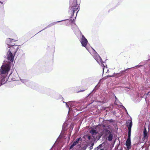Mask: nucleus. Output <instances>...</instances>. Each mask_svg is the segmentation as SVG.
Here are the masks:
<instances>
[{
	"mask_svg": "<svg viewBox=\"0 0 150 150\" xmlns=\"http://www.w3.org/2000/svg\"><path fill=\"white\" fill-rule=\"evenodd\" d=\"M101 136H102V135H100V136L99 137V139L100 138V137H101Z\"/></svg>",
	"mask_w": 150,
	"mask_h": 150,
	"instance_id": "58836bf2",
	"label": "nucleus"
},
{
	"mask_svg": "<svg viewBox=\"0 0 150 150\" xmlns=\"http://www.w3.org/2000/svg\"><path fill=\"white\" fill-rule=\"evenodd\" d=\"M68 135L66 134V132H61L59 136L58 137V139L63 138L66 139Z\"/></svg>",
	"mask_w": 150,
	"mask_h": 150,
	"instance_id": "4468645a",
	"label": "nucleus"
},
{
	"mask_svg": "<svg viewBox=\"0 0 150 150\" xmlns=\"http://www.w3.org/2000/svg\"><path fill=\"white\" fill-rule=\"evenodd\" d=\"M126 125L128 129V131H131L132 126V122L131 120H129L126 122Z\"/></svg>",
	"mask_w": 150,
	"mask_h": 150,
	"instance_id": "f8f14e48",
	"label": "nucleus"
},
{
	"mask_svg": "<svg viewBox=\"0 0 150 150\" xmlns=\"http://www.w3.org/2000/svg\"><path fill=\"white\" fill-rule=\"evenodd\" d=\"M91 133L93 135L95 134L96 135L98 134V132H89Z\"/></svg>",
	"mask_w": 150,
	"mask_h": 150,
	"instance_id": "bb28decb",
	"label": "nucleus"
},
{
	"mask_svg": "<svg viewBox=\"0 0 150 150\" xmlns=\"http://www.w3.org/2000/svg\"><path fill=\"white\" fill-rule=\"evenodd\" d=\"M146 95L147 96H150V91L147 93Z\"/></svg>",
	"mask_w": 150,
	"mask_h": 150,
	"instance_id": "2f4dec72",
	"label": "nucleus"
},
{
	"mask_svg": "<svg viewBox=\"0 0 150 150\" xmlns=\"http://www.w3.org/2000/svg\"><path fill=\"white\" fill-rule=\"evenodd\" d=\"M120 104L122 105V104L120 103H119Z\"/></svg>",
	"mask_w": 150,
	"mask_h": 150,
	"instance_id": "49530a36",
	"label": "nucleus"
},
{
	"mask_svg": "<svg viewBox=\"0 0 150 150\" xmlns=\"http://www.w3.org/2000/svg\"><path fill=\"white\" fill-rule=\"evenodd\" d=\"M94 145V143H92L91 144V145L90 146V150H91L93 149V146Z\"/></svg>",
	"mask_w": 150,
	"mask_h": 150,
	"instance_id": "cd10ccee",
	"label": "nucleus"
},
{
	"mask_svg": "<svg viewBox=\"0 0 150 150\" xmlns=\"http://www.w3.org/2000/svg\"><path fill=\"white\" fill-rule=\"evenodd\" d=\"M80 139V138H77L76 139V140L73 143V144L76 145L77 144H78Z\"/></svg>",
	"mask_w": 150,
	"mask_h": 150,
	"instance_id": "412c9836",
	"label": "nucleus"
},
{
	"mask_svg": "<svg viewBox=\"0 0 150 150\" xmlns=\"http://www.w3.org/2000/svg\"><path fill=\"white\" fill-rule=\"evenodd\" d=\"M0 7H1V9L2 10H4V8H2V7H1V3H0Z\"/></svg>",
	"mask_w": 150,
	"mask_h": 150,
	"instance_id": "f704fd0d",
	"label": "nucleus"
},
{
	"mask_svg": "<svg viewBox=\"0 0 150 150\" xmlns=\"http://www.w3.org/2000/svg\"><path fill=\"white\" fill-rule=\"evenodd\" d=\"M78 30L79 31L80 34L82 35L81 40L80 41L82 45L83 46L86 47L88 42V41L84 36L82 34L81 32L80 31L78 28Z\"/></svg>",
	"mask_w": 150,
	"mask_h": 150,
	"instance_id": "1a4fd4ad",
	"label": "nucleus"
},
{
	"mask_svg": "<svg viewBox=\"0 0 150 150\" xmlns=\"http://www.w3.org/2000/svg\"><path fill=\"white\" fill-rule=\"evenodd\" d=\"M10 70V65L8 64L2 65L0 69V86L4 84L7 81L6 76Z\"/></svg>",
	"mask_w": 150,
	"mask_h": 150,
	"instance_id": "f03ea898",
	"label": "nucleus"
},
{
	"mask_svg": "<svg viewBox=\"0 0 150 150\" xmlns=\"http://www.w3.org/2000/svg\"><path fill=\"white\" fill-rule=\"evenodd\" d=\"M19 46L15 45L14 44L10 45L9 47H7L6 50L8 51L7 53V59L9 62H8L6 64L3 65L10 64V68H11V62H13L14 60V56L15 55L17 50L19 49Z\"/></svg>",
	"mask_w": 150,
	"mask_h": 150,
	"instance_id": "20e7f679",
	"label": "nucleus"
},
{
	"mask_svg": "<svg viewBox=\"0 0 150 150\" xmlns=\"http://www.w3.org/2000/svg\"><path fill=\"white\" fill-rule=\"evenodd\" d=\"M79 127H78V129H77V130H76V131H78L79 129Z\"/></svg>",
	"mask_w": 150,
	"mask_h": 150,
	"instance_id": "e433bc0d",
	"label": "nucleus"
},
{
	"mask_svg": "<svg viewBox=\"0 0 150 150\" xmlns=\"http://www.w3.org/2000/svg\"><path fill=\"white\" fill-rule=\"evenodd\" d=\"M79 6L77 4V0H70V6L69 7V13L71 15L69 17V19L64 20V22L63 24L66 25H68L70 23H74H74V20H72L71 18L73 17L74 14L75 12L77 11L76 13V15L74 17L75 19H76L77 12L79 10Z\"/></svg>",
	"mask_w": 150,
	"mask_h": 150,
	"instance_id": "f257e3e1",
	"label": "nucleus"
},
{
	"mask_svg": "<svg viewBox=\"0 0 150 150\" xmlns=\"http://www.w3.org/2000/svg\"><path fill=\"white\" fill-rule=\"evenodd\" d=\"M99 149V147H98V146H97V147L95 148L94 149V150H98Z\"/></svg>",
	"mask_w": 150,
	"mask_h": 150,
	"instance_id": "473e14b6",
	"label": "nucleus"
},
{
	"mask_svg": "<svg viewBox=\"0 0 150 150\" xmlns=\"http://www.w3.org/2000/svg\"><path fill=\"white\" fill-rule=\"evenodd\" d=\"M78 114H76V115H75V116H76L78 115Z\"/></svg>",
	"mask_w": 150,
	"mask_h": 150,
	"instance_id": "a19ab883",
	"label": "nucleus"
},
{
	"mask_svg": "<svg viewBox=\"0 0 150 150\" xmlns=\"http://www.w3.org/2000/svg\"><path fill=\"white\" fill-rule=\"evenodd\" d=\"M11 73L9 75L8 79L9 78H10V79H11V80H12V81H13L16 80V76H13V78H11Z\"/></svg>",
	"mask_w": 150,
	"mask_h": 150,
	"instance_id": "4be33fe9",
	"label": "nucleus"
},
{
	"mask_svg": "<svg viewBox=\"0 0 150 150\" xmlns=\"http://www.w3.org/2000/svg\"><path fill=\"white\" fill-rule=\"evenodd\" d=\"M0 3H1V6L2 8H3L4 4H3V2L1 1H0Z\"/></svg>",
	"mask_w": 150,
	"mask_h": 150,
	"instance_id": "c756f323",
	"label": "nucleus"
},
{
	"mask_svg": "<svg viewBox=\"0 0 150 150\" xmlns=\"http://www.w3.org/2000/svg\"><path fill=\"white\" fill-rule=\"evenodd\" d=\"M149 137V135L147 132H143V141L144 142H146L147 140V139Z\"/></svg>",
	"mask_w": 150,
	"mask_h": 150,
	"instance_id": "dca6fc26",
	"label": "nucleus"
},
{
	"mask_svg": "<svg viewBox=\"0 0 150 150\" xmlns=\"http://www.w3.org/2000/svg\"><path fill=\"white\" fill-rule=\"evenodd\" d=\"M115 98H116V101L115 102V105H120V106H122V109H124L126 112V113L128 114V112H127V111L126 110V109L125 108V107L124 106H123V105H119L118 104H117V102H116V100L117 99V98L115 97Z\"/></svg>",
	"mask_w": 150,
	"mask_h": 150,
	"instance_id": "6ab92c4d",
	"label": "nucleus"
},
{
	"mask_svg": "<svg viewBox=\"0 0 150 150\" xmlns=\"http://www.w3.org/2000/svg\"><path fill=\"white\" fill-rule=\"evenodd\" d=\"M84 91V90H81L80 91L78 92H83Z\"/></svg>",
	"mask_w": 150,
	"mask_h": 150,
	"instance_id": "c9c22d12",
	"label": "nucleus"
},
{
	"mask_svg": "<svg viewBox=\"0 0 150 150\" xmlns=\"http://www.w3.org/2000/svg\"><path fill=\"white\" fill-rule=\"evenodd\" d=\"M5 61H4L3 62V64H4V62L5 63Z\"/></svg>",
	"mask_w": 150,
	"mask_h": 150,
	"instance_id": "c03bdc74",
	"label": "nucleus"
},
{
	"mask_svg": "<svg viewBox=\"0 0 150 150\" xmlns=\"http://www.w3.org/2000/svg\"><path fill=\"white\" fill-rule=\"evenodd\" d=\"M114 75H108L107 76H105V77H104V78H103V79H106L108 77H114Z\"/></svg>",
	"mask_w": 150,
	"mask_h": 150,
	"instance_id": "a878e982",
	"label": "nucleus"
},
{
	"mask_svg": "<svg viewBox=\"0 0 150 150\" xmlns=\"http://www.w3.org/2000/svg\"><path fill=\"white\" fill-rule=\"evenodd\" d=\"M21 82L23 83L25 85L27 86H29V82L26 80L21 79Z\"/></svg>",
	"mask_w": 150,
	"mask_h": 150,
	"instance_id": "a211bd4d",
	"label": "nucleus"
},
{
	"mask_svg": "<svg viewBox=\"0 0 150 150\" xmlns=\"http://www.w3.org/2000/svg\"><path fill=\"white\" fill-rule=\"evenodd\" d=\"M131 140L127 139L125 143V145L127 147V148L128 149H130L131 147Z\"/></svg>",
	"mask_w": 150,
	"mask_h": 150,
	"instance_id": "2eb2a0df",
	"label": "nucleus"
},
{
	"mask_svg": "<svg viewBox=\"0 0 150 150\" xmlns=\"http://www.w3.org/2000/svg\"><path fill=\"white\" fill-rule=\"evenodd\" d=\"M139 93H137V96H139Z\"/></svg>",
	"mask_w": 150,
	"mask_h": 150,
	"instance_id": "4c0bfd02",
	"label": "nucleus"
},
{
	"mask_svg": "<svg viewBox=\"0 0 150 150\" xmlns=\"http://www.w3.org/2000/svg\"><path fill=\"white\" fill-rule=\"evenodd\" d=\"M100 150H104V149H100Z\"/></svg>",
	"mask_w": 150,
	"mask_h": 150,
	"instance_id": "79ce46f5",
	"label": "nucleus"
},
{
	"mask_svg": "<svg viewBox=\"0 0 150 150\" xmlns=\"http://www.w3.org/2000/svg\"><path fill=\"white\" fill-rule=\"evenodd\" d=\"M111 127L110 125H98L97 126H94L93 128L89 130V131H100V130L102 131H112Z\"/></svg>",
	"mask_w": 150,
	"mask_h": 150,
	"instance_id": "423d86ee",
	"label": "nucleus"
},
{
	"mask_svg": "<svg viewBox=\"0 0 150 150\" xmlns=\"http://www.w3.org/2000/svg\"><path fill=\"white\" fill-rule=\"evenodd\" d=\"M90 136H88V139H90Z\"/></svg>",
	"mask_w": 150,
	"mask_h": 150,
	"instance_id": "ea45409f",
	"label": "nucleus"
},
{
	"mask_svg": "<svg viewBox=\"0 0 150 150\" xmlns=\"http://www.w3.org/2000/svg\"><path fill=\"white\" fill-rule=\"evenodd\" d=\"M94 58L99 64H101L102 67H103V74L104 69V68L107 66L106 64H103L104 63L103 62L101 57L98 54H96V55H95L94 56Z\"/></svg>",
	"mask_w": 150,
	"mask_h": 150,
	"instance_id": "6e6552de",
	"label": "nucleus"
},
{
	"mask_svg": "<svg viewBox=\"0 0 150 150\" xmlns=\"http://www.w3.org/2000/svg\"><path fill=\"white\" fill-rule=\"evenodd\" d=\"M131 132H128V138L127 139L131 140Z\"/></svg>",
	"mask_w": 150,
	"mask_h": 150,
	"instance_id": "5701e85b",
	"label": "nucleus"
},
{
	"mask_svg": "<svg viewBox=\"0 0 150 150\" xmlns=\"http://www.w3.org/2000/svg\"><path fill=\"white\" fill-rule=\"evenodd\" d=\"M73 127V124H71L70 125L67 122H65L63 124L61 131H65L67 130H68V131H72Z\"/></svg>",
	"mask_w": 150,
	"mask_h": 150,
	"instance_id": "0eeeda50",
	"label": "nucleus"
},
{
	"mask_svg": "<svg viewBox=\"0 0 150 150\" xmlns=\"http://www.w3.org/2000/svg\"><path fill=\"white\" fill-rule=\"evenodd\" d=\"M104 145V142H103L102 144H100L98 146L99 147V149H100L102 148L103 146Z\"/></svg>",
	"mask_w": 150,
	"mask_h": 150,
	"instance_id": "393cba45",
	"label": "nucleus"
},
{
	"mask_svg": "<svg viewBox=\"0 0 150 150\" xmlns=\"http://www.w3.org/2000/svg\"><path fill=\"white\" fill-rule=\"evenodd\" d=\"M83 150H85V149H83Z\"/></svg>",
	"mask_w": 150,
	"mask_h": 150,
	"instance_id": "3c124183",
	"label": "nucleus"
},
{
	"mask_svg": "<svg viewBox=\"0 0 150 150\" xmlns=\"http://www.w3.org/2000/svg\"><path fill=\"white\" fill-rule=\"evenodd\" d=\"M130 69V68H127L124 70L121 71L119 73H117V74H119V76H121L122 75L125 71H126L127 70L129 69Z\"/></svg>",
	"mask_w": 150,
	"mask_h": 150,
	"instance_id": "aec40b11",
	"label": "nucleus"
},
{
	"mask_svg": "<svg viewBox=\"0 0 150 150\" xmlns=\"http://www.w3.org/2000/svg\"><path fill=\"white\" fill-rule=\"evenodd\" d=\"M145 64V62H142L140 63L139 65H138L137 66H138L139 67H140L142 66L143 65H144Z\"/></svg>",
	"mask_w": 150,
	"mask_h": 150,
	"instance_id": "b1692460",
	"label": "nucleus"
},
{
	"mask_svg": "<svg viewBox=\"0 0 150 150\" xmlns=\"http://www.w3.org/2000/svg\"><path fill=\"white\" fill-rule=\"evenodd\" d=\"M72 111L71 110L70 111ZM69 112H70V111H69ZM68 113H69V112H68Z\"/></svg>",
	"mask_w": 150,
	"mask_h": 150,
	"instance_id": "09e8293b",
	"label": "nucleus"
},
{
	"mask_svg": "<svg viewBox=\"0 0 150 150\" xmlns=\"http://www.w3.org/2000/svg\"><path fill=\"white\" fill-rule=\"evenodd\" d=\"M17 40H15L8 38L6 39L5 42L6 44L8 45V47L10 45H14L12 43V42L16 41Z\"/></svg>",
	"mask_w": 150,
	"mask_h": 150,
	"instance_id": "9d476101",
	"label": "nucleus"
},
{
	"mask_svg": "<svg viewBox=\"0 0 150 150\" xmlns=\"http://www.w3.org/2000/svg\"><path fill=\"white\" fill-rule=\"evenodd\" d=\"M75 146V145L74 144H73V143L70 146V149H72L73 147Z\"/></svg>",
	"mask_w": 150,
	"mask_h": 150,
	"instance_id": "7c9ffc66",
	"label": "nucleus"
},
{
	"mask_svg": "<svg viewBox=\"0 0 150 150\" xmlns=\"http://www.w3.org/2000/svg\"><path fill=\"white\" fill-rule=\"evenodd\" d=\"M145 150H148V148H146Z\"/></svg>",
	"mask_w": 150,
	"mask_h": 150,
	"instance_id": "37998d69",
	"label": "nucleus"
},
{
	"mask_svg": "<svg viewBox=\"0 0 150 150\" xmlns=\"http://www.w3.org/2000/svg\"><path fill=\"white\" fill-rule=\"evenodd\" d=\"M108 121L110 122H113L115 121L114 120L112 119L108 120Z\"/></svg>",
	"mask_w": 150,
	"mask_h": 150,
	"instance_id": "c85d7f7f",
	"label": "nucleus"
},
{
	"mask_svg": "<svg viewBox=\"0 0 150 150\" xmlns=\"http://www.w3.org/2000/svg\"><path fill=\"white\" fill-rule=\"evenodd\" d=\"M10 70V65L8 64L2 65L0 69V86L4 84L7 81L6 76Z\"/></svg>",
	"mask_w": 150,
	"mask_h": 150,
	"instance_id": "7ed1b4c3",
	"label": "nucleus"
},
{
	"mask_svg": "<svg viewBox=\"0 0 150 150\" xmlns=\"http://www.w3.org/2000/svg\"><path fill=\"white\" fill-rule=\"evenodd\" d=\"M142 129H143V131H147L146 129H148V131L150 130V125H149V122H146L144 126H142L141 127Z\"/></svg>",
	"mask_w": 150,
	"mask_h": 150,
	"instance_id": "9b49d317",
	"label": "nucleus"
},
{
	"mask_svg": "<svg viewBox=\"0 0 150 150\" xmlns=\"http://www.w3.org/2000/svg\"><path fill=\"white\" fill-rule=\"evenodd\" d=\"M129 149H127V150H129Z\"/></svg>",
	"mask_w": 150,
	"mask_h": 150,
	"instance_id": "de8ad7c7",
	"label": "nucleus"
},
{
	"mask_svg": "<svg viewBox=\"0 0 150 150\" xmlns=\"http://www.w3.org/2000/svg\"><path fill=\"white\" fill-rule=\"evenodd\" d=\"M64 20H61V21H57V22H53V23H51V24H50L49 25H47L46 27H45L44 29L40 30L39 32L42 31V30H43L44 29H45L47 28H48L49 27H50L54 25L55 24H56L57 23H59V22H62V21H64Z\"/></svg>",
	"mask_w": 150,
	"mask_h": 150,
	"instance_id": "f3484780",
	"label": "nucleus"
},
{
	"mask_svg": "<svg viewBox=\"0 0 150 150\" xmlns=\"http://www.w3.org/2000/svg\"><path fill=\"white\" fill-rule=\"evenodd\" d=\"M16 75L17 76V74H16Z\"/></svg>",
	"mask_w": 150,
	"mask_h": 150,
	"instance_id": "8fccbe9b",
	"label": "nucleus"
},
{
	"mask_svg": "<svg viewBox=\"0 0 150 150\" xmlns=\"http://www.w3.org/2000/svg\"><path fill=\"white\" fill-rule=\"evenodd\" d=\"M97 86V85L96 86H95V88H96V86Z\"/></svg>",
	"mask_w": 150,
	"mask_h": 150,
	"instance_id": "a18cd8bd",
	"label": "nucleus"
},
{
	"mask_svg": "<svg viewBox=\"0 0 150 150\" xmlns=\"http://www.w3.org/2000/svg\"><path fill=\"white\" fill-rule=\"evenodd\" d=\"M107 132L106 133V135H109L108 136V137H107L108 140L110 142L112 140L113 137V135L112 133V132Z\"/></svg>",
	"mask_w": 150,
	"mask_h": 150,
	"instance_id": "ddd939ff",
	"label": "nucleus"
},
{
	"mask_svg": "<svg viewBox=\"0 0 150 150\" xmlns=\"http://www.w3.org/2000/svg\"><path fill=\"white\" fill-rule=\"evenodd\" d=\"M115 75L114 76H119V74H117V73L115 74Z\"/></svg>",
	"mask_w": 150,
	"mask_h": 150,
	"instance_id": "72a5a7b5",
	"label": "nucleus"
},
{
	"mask_svg": "<svg viewBox=\"0 0 150 150\" xmlns=\"http://www.w3.org/2000/svg\"><path fill=\"white\" fill-rule=\"evenodd\" d=\"M63 103H64L63 101ZM67 108L69 109V111H72L73 112L79 111L81 109V107L80 104L75 101H69L65 102Z\"/></svg>",
	"mask_w": 150,
	"mask_h": 150,
	"instance_id": "39448f33",
	"label": "nucleus"
}]
</instances>
